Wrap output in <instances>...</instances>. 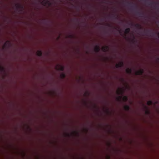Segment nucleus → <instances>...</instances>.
<instances>
[{"instance_id":"f257e3e1","label":"nucleus","mask_w":159,"mask_h":159,"mask_svg":"<svg viewBox=\"0 0 159 159\" xmlns=\"http://www.w3.org/2000/svg\"><path fill=\"white\" fill-rule=\"evenodd\" d=\"M56 68L58 70L63 71L64 70V67L62 65L57 64L56 67Z\"/></svg>"},{"instance_id":"f03ea898","label":"nucleus","mask_w":159,"mask_h":159,"mask_svg":"<svg viewBox=\"0 0 159 159\" xmlns=\"http://www.w3.org/2000/svg\"><path fill=\"white\" fill-rule=\"evenodd\" d=\"M143 1L145 2V3L148 4V5L152 6L154 8H156V5H154V3L153 2H149L148 0H142Z\"/></svg>"},{"instance_id":"7ed1b4c3","label":"nucleus","mask_w":159,"mask_h":159,"mask_svg":"<svg viewBox=\"0 0 159 159\" xmlns=\"http://www.w3.org/2000/svg\"><path fill=\"white\" fill-rule=\"evenodd\" d=\"M124 66V63L122 61L120 62L119 63L117 64L116 65V68L122 67Z\"/></svg>"},{"instance_id":"20e7f679","label":"nucleus","mask_w":159,"mask_h":159,"mask_svg":"<svg viewBox=\"0 0 159 159\" xmlns=\"http://www.w3.org/2000/svg\"><path fill=\"white\" fill-rule=\"evenodd\" d=\"M127 3L128 4L127 5L128 6L132 8L134 7L135 8H137V7H136V6L135 5L133 4V3H131L128 2H127Z\"/></svg>"},{"instance_id":"39448f33","label":"nucleus","mask_w":159,"mask_h":159,"mask_svg":"<svg viewBox=\"0 0 159 159\" xmlns=\"http://www.w3.org/2000/svg\"><path fill=\"white\" fill-rule=\"evenodd\" d=\"M143 73V70H140L138 71H137L135 73V74L136 75H142Z\"/></svg>"},{"instance_id":"423d86ee","label":"nucleus","mask_w":159,"mask_h":159,"mask_svg":"<svg viewBox=\"0 0 159 159\" xmlns=\"http://www.w3.org/2000/svg\"><path fill=\"white\" fill-rule=\"evenodd\" d=\"M136 13L137 15H138L139 17H143L144 16V13L143 12H140L137 11Z\"/></svg>"},{"instance_id":"0eeeda50","label":"nucleus","mask_w":159,"mask_h":159,"mask_svg":"<svg viewBox=\"0 0 159 159\" xmlns=\"http://www.w3.org/2000/svg\"><path fill=\"white\" fill-rule=\"evenodd\" d=\"M50 7H51V6L52 4V2H51V0H50ZM51 8L50 7V34H51ZM51 38V37H50V38ZM51 52V45H50V52ZM51 58H50V65L51 64Z\"/></svg>"},{"instance_id":"6e6552de","label":"nucleus","mask_w":159,"mask_h":159,"mask_svg":"<svg viewBox=\"0 0 159 159\" xmlns=\"http://www.w3.org/2000/svg\"><path fill=\"white\" fill-rule=\"evenodd\" d=\"M109 49V47L107 46L103 47L102 48V50L104 52H107Z\"/></svg>"},{"instance_id":"1a4fd4ad","label":"nucleus","mask_w":159,"mask_h":159,"mask_svg":"<svg viewBox=\"0 0 159 159\" xmlns=\"http://www.w3.org/2000/svg\"><path fill=\"white\" fill-rule=\"evenodd\" d=\"M100 50V47L98 46H96L94 48V51L96 52H98Z\"/></svg>"},{"instance_id":"9d476101","label":"nucleus","mask_w":159,"mask_h":159,"mask_svg":"<svg viewBox=\"0 0 159 159\" xmlns=\"http://www.w3.org/2000/svg\"><path fill=\"white\" fill-rule=\"evenodd\" d=\"M15 6L17 9H22L23 8V7L20 4H16Z\"/></svg>"},{"instance_id":"9b49d317","label":"nucleus","mask_w":159,"mask_h":159,"mask_svg":"<svg viewBox=\"0 0 159 159\" xmlns=\"http://www.w3.org/2000/svg\"><path fill=\"white\" fill-rule=\"evenodd\" d=\"M134 26L136 28L139 29H142V28L141 27V25L139 24H135Z\"/></svg>"},{"instance_id":"f8f14e48","label":"nucleus","mask_w":159,"mask_h":159,"mask_svg":"<svg viewBox=\"0 0 159 159\" xmlns=\"http://www.w3.org/2000/svg\"><path fill=\"white\" fill-rule=\"evenodd\" d=\"M42 52L40 50H38L36 52L37 55L39 57H40L42 55Z\"/></svg>"},{"instance_id":"ddd939ff","label":"nucleus","mask_w":159,"mask_h":159,"mask_svg":"<svg viewBox=\"0 0 159 159\" xmlns=\"http://www.w3.org/2000/svg\"><path fill=\"white\" fill-rule=\"evenodd\" d=\"M126 72L128 74H131L132 72V70L130 68H128L126 70Z\"/></svg>"},{"instance_id":"4468645a","label":"nucleus","mask_w":159,"mask_h":159,"mask_svg":"<svg viewBox=\"0 0 159 159\" xmlns=\"http://www.w3.org/2000/svg\"><path fill=\"white\" fill-rule=\"evenodd\" d=\"M129 107L128 105H125L124 106V109L125 111H129Z\"/></svg>"},{"instance_id":"2eb2a0df","label":"nucleus","mask_w":159,"mask_h":159,"mask_svg":"<svg viewBox=\"0 0 159 159\" xmlns=\"http://www.w3.org/2000/svg\"><path fill=\"white\" fill-rule=\"evenodd\" d=\"M130 30V29L129 28H127L125 30V34H128L129 33Z\"/></svg>"},{"instance_id":"dca6fc26","label":"nucleus","mask_w":159,"mask_h":159,"mask_svg":"<svg viewBox=\"0 0 159 159\" xmlns=\"http://www.w3.org/2000/svg\"><path fill=\"white\" fill-rule=\"evenodd\" d=\"M66 75L65 74L63 73H61L60 75V78L62 79H64Z\"/></svg>"},{"instance_id":"f3484780","label":"nucleus","mask_w":159,"mask_h":159,"mask_svg":"<svg viewBox=\"0 0 159 159\" xmlns=\"http://www.w3.org/2000/svg\"><path fill=\"white\" fill-rule=\"evenodd\" d=\"M123 100L124 102H126L128 100V97L126 96H124L123 97Z\"/></svg>"},{"instance_id":"a211bd4d","label":"nucleus","mask_w":159,"mask_h":159,"mask_svg":"<svg viewBox=\"0 0 159 159\" xmlns=\"http://www.w3.org/2000/svg\"><path fill=\"white\" fill-rule=\"evenodd\" d=\"M152 101H149L147 102V104L148 106H150L152 105Z\"/></svg>"},{"instance_id":"6ab92c4d","label":"nucleus","mask_w":159,"mask_h":159,"mask_svg":"<svg viewBox=\"0 0 159 159\" xmlns=\"http://www.w3.org/2000/svg\"><path fill=\"white\" fill-rule=\"evenodd\" d=\"M150 33H151V31L150 30H148L145 31V34L147 35L149 34Z\"/></svg>"},{"instance_id":"aec40b11","label":"nucleus","mask_w":159,"mask_h":159,"mask_svg":"<svg viewBox=\"0 0 159 159\" xmlns=\"http://www.w3.org/2000/svg\"><path fill=\"white\" fill-rule=\"evenodd\" d=\"M122 97L121 96H119L117 98V100L119 101H120L121 100Z\"/></svg>"},{"instance_id":"412c9836","label":"nucleus","mask_w":159,"mask_h":159,"mask_svg":"<svg viewBox=\"0 0 159 159\" xmlns=\"http://www.w3.org/2000/svg\"><path fill=\"white\" fill-rule=\"evenodd\" d=\"M47 3V1L45 0H44V1H43L41 3L42 4H44V5H45V4H46V3Z\"/></svg>"},{"instance_id":"4be33fe9","label":"nucleus","mask_w":159,"mask_h":159,"mask_svg":"<svg viewBox=\"0 0 159 159\" xmlns=\"http://www.w3.org/2000/svg\"><path fill=\"white\" fill-rule=\"evenodd\" d=\"M51 147V144H50V159H51V158H52Z\"/></svg>"},{"instance_id":"5701e85b","label":"nucleus","mask_w":159,"mask_h":159,"mask_svg":"<svg viewBox=\"0 0 159 159\" xmlns=\"http://www.w3.org/2000/svg\"><path fill=\"white\" fill-rule=\"evenodd\" d=\"M123 93V92H122V90H120V91H119V92H117V93H118V94H120V93Z\"/></svg>"},{"instance_id":"b1692460","label":"nucleus","mask_w":159,"mask_h":159,"mask_svg":"<svg viewBox=\"0 0 159 159\" xmlns=\"http://www.w3.org/2000/svg\"><path fill=\"white\" fill-rule=\"evenodd\" d=\"M146 112V114H148L149 113V112L147 110V111H146L145 112Z\"/></svg>"},{"instance_id":"393cba45","label":"nucleus","mask_w":159,"mask_h":159,"mask_svg":"<svg viewBox=\"0 0 159 159\" xmlns=\"http://www.w3.org/2000/svg\"><path fill=\"white\" fill-rule=\"evenodd\" d=\"M113 17L114 18H117V17H116L115 15V16H113Z\"/></svg>"},{"instance_id":"a878e982","label":"nucleus","mask_w":159,"mask_h":159,"mask_svg":"<svg viewBox=\"0 0 159 159\" xmlns=\"http://www.w3.org/2000/svg\"><path fill=\"white\" fill-rule=\"evenodd\" d=\"M66 135L68 136H70L69 134H66Z\"/></svg>"},{"instance_id":"bb28decb","label":"nucleus","mask_w":159,"mask_h":159,"mask_svg":"<svg viewBox=\"0 0 159 159\" xmlns=\"http://www.w3.org/2000/svg\"><path fill=\"white\" fill-rule=\"evenodd\" d=\"M48 5L49 6L50 5V2H49L48 1Z\"/></svg>"},{"instance_id":"cd10ccee","label":"nucleus","mask_w":159,"mask_h":159,"mask_svg":"<svg viewBox=\"0 0 159 159\" xmlns=\"http://www.w3.org/2000/svg\"><path fill=\"white\" fill-rule=\"evenodd\" d=\"M0 68L2 69V70L3 69V68H2L0 66Z\"/></svg>"},{"instance_id":"c85d7f7f","label":"nucleus","mask_w":159,"mask_h":159,"mask_svg":"<svg viewBox=\"0 0 159 159\" xmlns=\"http://www.w3.org/2000/svg\"><path fill=\"white\" fill-rule=\"evenodd\" d=\"M158 60L159 61V58H158Z\"/></svg>"},{"instance_id":"c756f323","label":"nucleus","mask_w":159,"mask_h":159,"mask_svg":"<svg viewBox=\"0 0 159 159\" xmlns=\"http://www.w3.org/2000/svg\"><path fill=\"white\" fill-rule=\"evenodd\" d=\"M50 85H51V83H50Z\"/></svg>"}]
</instances>
